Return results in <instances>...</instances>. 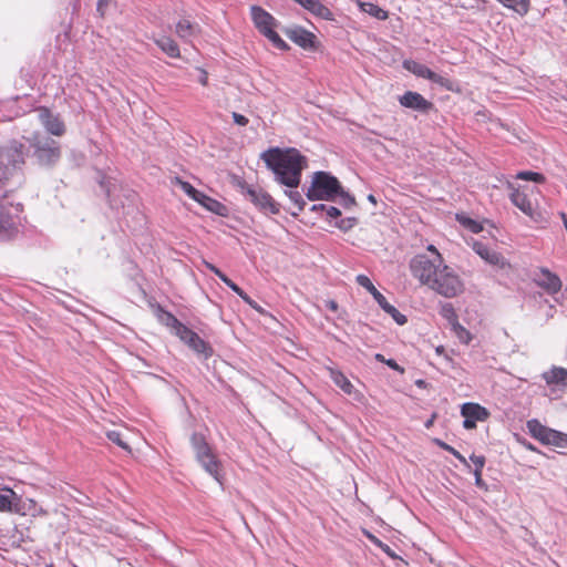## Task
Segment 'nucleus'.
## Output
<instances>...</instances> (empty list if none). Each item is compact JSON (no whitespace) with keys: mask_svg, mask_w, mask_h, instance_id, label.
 <instances>
[{"mask_svg":"<svg viewBox=\"0 0 567 567\" xmlns=\"http://www.w3.org/2000/svg\"><path fill=\"white\" fill-rule=\"evenodd\" d=\"M24 164V145L13 141L0 148V178L8 179Z\"/></svg>","mask_w":567,"mask_h":567,"instance_id":"0eeeda50","label":"nucleus"},{"mask_svg":"<svg viewBox=\"0 0 567 567\" xmlns=\"http://www.w3.org/2000/svg\"><path fill=\"white\" fill-rule=\"evenodd\" d=\"M250 14L256 29L276 48L280 50L289 49L288 44L276 32L275 28L277 27V21L269 12L259 6H251Z\"/></svg>","mask_w":567,"mask_h":567,"instance_id":"20e7f679","label":"nucleus"},{"mask_svg":"<svg viewBox=\"0 0 567 567\" xmlns=\"http://www.w3.org/2000/svg\"><path fill=\"white\" fill-rule=\"evenodd\" d=\"M475 484L480 488H486V484L482 478V472L474 471Z\"/></svg>","mask_w":567,"mask_h":567,"instance_id":"8fccbe9b","label":"nucleus"},{"mask_svg":"<svg viewBox=\"0 0 567 567\" xmlns=\"http://www.w3.org/2000/svg\"><path fill=\"white\" fill-rule=\"evenodd\" d=\"M190 443L197 461H204L205 457H208V462H205V471L219 481L220 462L205 440V436L199 433H194L190 437Z\"/></svg>","mask_w":567,"mask_h":567,"instance_id":"6e6552de","label":"nucleus"},{"mask_svg":"<svg viewBox=\"0 0 567 567\" xmlns=\"http://www.w3.org/2000/svg\"><path fill=\"white\" fill-rule=\"evenodd\" d=\"M208 196L199 190H197V195L195 196H192V199H194L195 202H197L198 204H200L202 206H204L205 204V200Z\"/></svg>","mask_w":567,"mask_h":567,"instance_id":"603ef678","label":"nucleus"},{"mask_svg":"<svg viewBox=\"0 0 567 567\" xmlns=\"http://www.w3.org/2000/svg\"><path fill=\"white\" fill-rule=\"evenodd\" d=\"M378 547L381 548L390 557H392V558L395 557L394 553L392 551V549L390 548L389 545L381 543V546H378Z\"/></svg>","mask_w":567,"mask_h":567,"instance_id":"6e6d98bb","label":"nucleus"},{"mask_svg":"<svg viewBox=\"0 0 567 567\" xmlns=\"http://www.w3.org/2000/svg\"><path fill=\"white\" fill-rule=\"evenodd\" d=\"M358 6L363 12H365L379 20H386L389 18L388 11L382 9L381 7H379L375 3L358 1Z\"/></svg>","mask_w":567,"mask_h":567,"instance_id":"c756f323","label":"nucleus"},{"mask_svg":"<svg viewBox=\"0 0 567 567\" xmlns=\"http://www.w3.org/2000/svg\"><path fill=\"white\" fill-rule=\"evenodd\" d=\"M368 199H369L371 203L377 204V199H375V197H374L373 195H369V196H368Z\"/></svg>","mask_w":567,"mask_h":567,"instance_id":"680f3d73","label":"nucleus"},{"mask_svg":"<svg viewBox=\"0 0 567 567\" xmlns=\"http://www.w3.org/2000/svg\"><path fill=\"white\" fill-rule=\"evenodd\" d=\"M306 195L310 200H332L336 196H340L346 206L354 204V198L342 189L338 178L322 171L313 174L311 186Z\"/></svg>","mask_w":567,"mask_h":567,"instance_id":"f03ea898","label":"nucleus"},{"mask_svg":"<svg viewBox=\"0 0 567 567\" xmlns=\"http://www.w3.org/2000/svg\"><path fill=\"white\" fill-rule=\"evenodd\" d=\"M320 208L326 209L327 215L331 218H337L341 215L340 209L334 206L326 207L324 205H320Z\"/></svg>","mask_w":567,"mask_h":567,"instance_id":"a18cd8bd","label":"nucleus"},{"mask_svg":"<svg viewBox=\"0 0 567 567\" xmlns=\"http://www.w3.org/2000/svg\"><path fill=\"white\" fill-rule=\"evenodd\" d=\"M542 378L553 390L565 391L567 389V369L563 367H551L542 374Z\"/></svg>","mask_w":567,"mask_h":567,"instance_id":"aec40b11","label":"nucleus"},{"mask_svg":"<svg viewBox=\"0 0 567 567\" xmlns=\"http://www.w3.org/2000/svg\"><path fill=\"white\" fill-rule=\"evenodd\" d=\"M456 220L468 231L473 234H478L483 230V225L471 217H467L463 214H456Z\"/></svg>","mask_w":567,"mask_h":567,"instance_id":"7c9ffc66","label":"nucleus"},{"mask_svg":"<svg viewBox=\"0 0 567 567\" xmlns=\"http://www.w3.org/2000/svg\"><path fill=\"white\" fill-rule=\"evenodd\" d=\"M203 207H205L207 210L215 213L219 216H225L227 213V208L224 204H221L217 199H214L209 196L206 198Z\"/></svg>","mask_w":567,"mask_h":567,"instance_id":"473e14b6","label":"nucleus"},{"mask_svg":"<svg viewBox=\"0 0 567 567\" xmlns=\"http://www.w3.org/2000/svg\"><path fill=\"white\" fill-rule=\"evenodd\" d=\"M157 318L163 324L173 330L181 323L172 312L164 310L162 307L157 308Z\"/></svg>","mask_w":567,"mask_h":567,"instance_id":"2f4dec72","label":"nucleus"},{"mask_svg":"<svg viewBox=\"0 0 567 567\" xmlns=\"http://www.w3.org/2000/svg\"><path fill=\"white\" fill-rule=\"evenodd\" d=\"M18 234V226L9 208L0 203V239H10Z\"/></svg>","mask_w":567,"mask_h":567,"instance_id":"4be33fe9","label":"nucleus"},{"mask_svg":"<svg viewBox=\"0 0 567 567\" xmlns=\"http://www.w3.org/2000/svg\"><path fill=\"white\" fill-rule=\"evenodd\" d=\"M516 178L523 179V181H530V182H535V183H539V184H543L546 181V177L543 174L537 173V172H532V171L519 172L516 175Z\"/></svg>","mask_w":567,"mask_h":567,"instance_id":"e433bc0d","label":"nucleus"},{"mask_svg":"<svg viewBox=\"0 0 567 567\" xmlns=\"http://www.w3.org/2000/svg\"><path fill=\"white\" fill-rule=\"evenodd\" d=\"M195 352L204 354L206 358L212 354V348L204 341L195 331L189 336L185 342Z\"/></svg>","mask_w":567,"mask_h":567,"instance_id":"a878e982","label":"nucleus"},{"mask_svg":"<svg viewBox=\"0 0 567 567\" xmlns=\"http://www.w3.org/2000/svg\"><path fill=\"white\" fill-rule=\"evenodd\" d=\"M378 305L388 313L392 317V319L400 326H403L406 323L408 319L406 317L401 313L394 306H392L391 303L388 302V300L385 299V297L380 293L379 296H377V298L374 299Z\"/></svg>","mask_w":567,"mask_h":567,"instance_id":"b1692460","label":"nucleus"},{"mask_svg":"<svg viewBox=\"0 0 567 567\" xmlns=\"http://www.w3.org/2000/svg\"><path fill=\"white\" fill-rule=\"evenodd\" d=\"M526 427L528 433L542 444L554 446L559 450V453L567 450V433L550 429L537 419L528 420Z\"/></svg>","mask_w":567,"mask_h":567,"instance_id":"423d86ee","label":"nucleus"},{"mask_svg":"<svg viewBox=\"0 0 567 567\" xmlns=\"http://www.w3.org/2000/svg\"><path fill=\"white\" fill-rule=\"evenodd\" d=\"M534 282L548 295H556L563 287L560 278L546 267H540L535 271Z\"/></svg>","mask_w":567,"mask_h":567,"instance_id":"2eb2a0df","label":"nucleus"},{"mask_svg":"<svg viewBox=\"0 0 567 567\" xmlns=\"http://www.w3.org/2000/svg\"><path fill=\"white\" fill-rule=\"evenodd\" d=\"M233 120L236 124H238L240 126H246L249 122V120L245 115L239 114L237 112L233 113Z\"/></svg>","mask_w":567,"mask_h":567,"instance_id":"49530a36","label":"nucleus"},{"mask_svg":"<svg viewBox=\"0 0 567 567\" xmlns=\"http://www.w3.org/2000/svg\"><path fill=\"white\" fill-rule=\"evenodd\" d=\"M442 316L444 318H446L447 320H450L452 322V324L457 321V315L453 308L452 305H445L442 307V311H441Z\"/></svg>","mask_w":567,"mask_h":567,"instance_id":"79ce46f5","label":"nucleus"},{"mask_svg":"<svg viewBox=\"0 0 567 567\" xmlns=\"http://www.w3.org/2000/svg\"><path fill=\"white\" fill-rule=\"evenodd\" d=\"M330 378L344 393L351 394L353 392V384L351 381L339 370L329 369Z\"/></svg>","mask_w":567,"mask_h":567,"instance_id":"cd10ccee","label":"nucleus"},{"mask_svg":"<svg viewBox=\"0 0 567 567\" xmlns=\"http://www.w3.org/2000/svg\"><path fill=\"white\" fill-rule=\"evenodd\" d=\"M174 185H177L181 187V189L187 194L192 198V196L197 195V189L188 182L183 181L179 177H174L172 181Z\"/></svg>","mask_w":567,"mask_h":567,"instance_id":"58836bf2","label":"nucleus"},{"mask_svg":"<svg viewBox=\"0 0 567 567\" xmlns=\"http://www.w3.org/2000/svg\"><path fill=\"white\" fill-rule=\"evenodd\" d=\"M472 249L487 264L495 266L499 269L511 268V264L505 259V257L498 251L489 248L484 243L480 240H473Z\"/></svg>","mask_w":567,"mask_h":567,"instance_id":"dca6fc26","label":"nucleus"},{"mask_svg":"<svg viewBox=\"0 0 567 567\" xmlns=\"http://www.w3.org/2000/svg\"><path fill=\"white\" fill-rule=\"evenodd\" d=\"M30 503H32L33 506L35 507V502L33 499H30Z\"/></svg>","mask_w":567,"mask_h":567,"instance_id":"774afa93","label":"nucleus"},{"mask_svg":"<svg viewBox=\"0 0 567 567\" xmlns=\"http://www.w3.org/2000/svg\"><path fill=\"white\" fill-rule=\"evenodd\" d=\"M385 364H386L388 367H390L391 369L395 370V371H399V372H401V373H403V372H404V369H403V368H401V367L396 363V361H395V360H393V359H389V360H386V361H385Z\"/></svg>","mask_w":567,"mask_h":567,"instance_id":"864d4df0","label":"nucleus"},{"mask_svg":"<svg viewBox=\"0 0 567 567\" xmlns=\"http://www.w3.org/2000/svg\"><path fill=\"white\" fill-rule=\"evenodd\" d=\"M426 250L431 254V258H439L440 260H444L442 254L439 251V249L434 245H429L426 247Z\"/></svg>","mask_w":567,"mask_h":567,"instance_id":"de8ad7c7","label":"nucleus"},{"mask_svg":"<svg viewBox=\"0 0 567 567\" xmlns=\"http://www.w3.org/2000/svg\"><path fill=\"white\" fill-rule=\"evenodd\" d=\"M401 106L419 111L421 113H429L434 110V104L426 100L422 94L413 91H406L399 97Z\"/></svg>","mask_w":567,"mask_h":567,"instance_id":"6ab92c4d","label":"nucleus"},{"mask_svg":"<svg viewBox=\"0 0 567 567\" xmlns=\"http://www.w3.org/2000/svg\"><path fill=\"white\" fill-rule=\"evenodd\" d=\"M358 285L367 289L375 299L381 292L374 287L370 278L365 275H358L355 278Z\"/></svg>","mask_w":567,"mask_h":567,"instance_id":"c9c22d12","label":"nucleus"},{"mask_svg":"<svg viewBox=\"0 0 567 567\" xmlns=\"http://www.w3.org/2000/svg\"><path fill=\"white\" fill-rule=\"evenodd\" d=\"M461 414L464 417L463 427L466 430L476 429L477 422H485L489 419L491 412L478 403L467 402L461 406Z\"/></svg>","mask_w":567,"mask_h":567,"instance_id":"f8f14e48","label":"nucleus"},{"mask_svg":"<svg viewBox=\"0 0 567 567\" xmlns=\"http://www.w3.org/2000/svg\"><path fill=\"white\" fill-rule=\"evenodd\" d=\"M174 332L183 342H186L194 331L181 322L179 326L174 329Z\"/></svg>","mask_w":567,"mask_h":567,"instance_id":"ea45409f","label":"nucleus"},{"mask_svg":"<svg viewBox=\"0 0 567 567\" xmlns=\"http://www.w3.org/2000/svg\"><path fill=\"white\" fill-rule=\"evenodd\" d=\"M34 154L42 165H54L61 157L60 145L51 138L38 141L34 144Z\"/></svg>","mask_w":567,"mask_h":567,"instance_id":"9b49d317","label":"nucleus"},{"mask_svg":"<svg viewBox=\"0 0 567 567\" xmlns=\"http://www.w3.org/2000/svg\"><path fill=\"white\" fill-rule=\"evenodd\" d=\"M326 307L331 310L332 312H336L338 310V303L336 300L330 299L326 301Z\"/></svg>","mask_w":567,"mask_h":567,"instance_id":"5fc2aeb1","label":"nucleus"},{"mask_svg":"<svg viewBox=\"0 0 567 567\" xmlns=\"http://www.w3.org/2000/svg\"><path fill=\"white\" fill-rule=\"evenodd\" d=\"M297 3H299L300 6H302L306 10L308 8V3L311 2V0H295Z\"/></svg>","mask_w":567,"mask_h":567,"instance_id":"bf43d9fd","label":"nucleus"},{"mask_svg":"<svg viewBox=\"0 0 567 567\" xmlns=\"http://www.w3.org/2000/svg\"><path fill=\"white\" fill-rule=\"evenodd\" d=\"M21 497L11 488L0 484V513H20Z\"/></svg>","mask_w":567,"mask_h":567,"instance_id":"412c9836","label":"nucleus"},{"mask_svg":"<svg viewBox=\"0 0 567 567\" xmlns=\"http://www.w3.org/2000/svg\"><path fill=\"white\" fill-rule=\"evenodd\" d=\"M285 34L303 50H316L317 49V37L301 27H293L285 29Z\"/></svg>","mask_w":567,"mask_h":567,"instance_id":"a211bd4d","label":"nucleus"},{"mask_svg":"<svg viewBox=\"0 0 567 567\" xmlns=\"http://www.w3.org/2000/svg\"><path fill=\"white\" fill-rule=\"evenodd\" d=\"M443 260L439 258H431L426 254H417L411 258L409 270L411 276L417 280L421 286L429 288Z\"/></svg>","mask_w":567,"mask_h":567,"instance_id":"39448f33","label":"nucleus"},{"mask_svg":"<svg viewBox=\"0 0 567 567\" xmlns=\"http://www.w3.org/2000/svg\"><path fill=\"white\" fill-rule=\"evenodd\" d=\"M506 9H509L520 17H525L530 10V0H496Z\"/></svg>","mask_w":567,"mask_h":567,"instance_id":"bb28decb","label":"nucleus"},{"mask_svg":"<svg viewBox=\"0 0 567 567\" xmlns=\"http://www.w3.org/2000/svg\"><path fill=\"white\" fill-rule=\"evenodd\" d=\"M154 42L157 47L169 58L178 59L181 58L179 47L175 40L169 37H162L158 39H154Z\"/></svg>","mask_w":567,"mask_h":567,"instance_id":"393cba45","label":"nucleus"},{"mask_svg":"<svg viewBox=\"0 0 567 567\" xmlns=\"http://www.w3.org/2000/svg\"><path fill=\"white\" fill-rule=\"evenodd\" d=\"M39 120L48 133L54 136H62L65 133V124L58 114H53L47 106L37 109Z\"/></svg>","mask_w":567,"mask_h":567,"instance_id":"4468645a","label":"nucleus"},{"mask_svg":"<svg viewBox=\"0 0 567 567\" xmlns=\"http://www.w3.org/2000/svg\"><path fill=\"white\" fill-rule=\"evenodd\" d=\"M367 537L377 546H381V540L375 537L374 535H372L371 533H365Z\"/></svg>","mask_w":567,"mask_h":567,"instance_id":"4d7b16f0","label":"nucleus"},{"mask_svg":"<svg viewBox=\"0 0 567 567\" xmlns=\"http://www.w3.org/2000/svg\"><path fill=\"white\" fill-rule=\"evenodd\" d=\"M261 158L275 174L276 181L289 188H297L301 182V173L308 166L307 157L297 148L281 150L272 147L261 154Z\"/></svg>","mask_w":567,"mask_h":567,"instance_id":"f257e3e1","label":"nucleus"},{"mask_svg":"<svg viewBox=\"0 0 567 567\" xmlns=\"http://www.w3.org/2000/svg\"><path fill=\"white\" fill-rule=\"evenodd\" d=\"M307 10L312 13L313 16L321 18L323 20H333V13L332 11L322 4L321 2L317 0H311L310 3H308Z\"/></svg>","mask_w":567,"mask_h":567,"instance_id":"c85d7f7f","label":"nucleus"},{"mask_svg":"<svg viewBox=\"0 0 567 567\" xmlns=\"http://www.w3.org/2000/svg\"><path fill=\"white\" fill-rule=\"evenodd\" d=\"M511 189L509 199L514 206H516L523 214L537 220L539 214L536 210L534 203L530 200L525 188H517L513 184L508 183Z\"/></svg>","mask_w":567,"mask_h":567,"instance_id":"ddd939ff","label":"nucleus"},{"mask_svg":"<svg viewBox=\"0 0 567 567\" xmlns=\"http://www.w3.org/2000/svg\"><path fill=\"white\" fill-rule=\"evenodd\" d=\"M198 462H199V463L203 465V467L205 468V462H208V457H205V460H204V461H198Z\"/></svg>","mask_w":567,"mask_h":567,"instance_id":"e2e57ef3","label":"nucleus"},{"mask_svg":"<svg viewBox=\"0 0 567 567\" xmlns=\"http://www.w3.org/2000/svg\"><path fill=\"white\" fill-rule=\"evenodd\" d=\"M527 449L530 450V451H536V447H534L532 444H528Z\"/></svg>","mask_w":567,"mask_h":567,"instance_id":"0e129e2a","label":"nucleus"},{"mask_svg":"<svg viewBox=\"0 0 567 567\" xmlns=\"http://www.w3.org/2000/svg\"><path fill=\"white\" fill-rule=\"evenodd\" d=\"M205 267L214 272L225 285H227L235 293H237L247 305L255 309L259 313H265L262 307H260L255 300H252L237 284L229 279L220 269L208 261H204Z\"/></svg>","mask_w":567,"mask_h":567,"instance_id":"f3484780","label":"nucleus"},{"mask_svg":"<svg viewBox=\"0 0 567 567\" xmlns=\"http://www.w3.org/2000/svg\"><path fill=\"white\" fill-rule=\"evenodd\" d=\"M199 31V27L190 20L183 18L175 25V33L182 40H189Z\"/></svg>","mask_w":567,"mask_h":567,"instance_id":"5701e85b","label":"nucleus"},{"mask_svg":"<svg viewBox=\"0 0 567 567\" xmlns=\"http://www.w3.org/2000/svg\"><path fill=\"white\" fill-rule=\"evenodd\" d=\"M357 219L355 218H348V219H342L339 227L343 230H348L350 229L351 227H353V225L355 224Z\"/></svg>","mask_w":567,"mask_h":567,"instance_id":"09e8293b","label":"nucleus"},{"mask_svg":"<svg viewBox=\"0 0 567 567\" xmlns=\"http://www.w3.org/2000/svg\"><path fill=\"white\" fill-rule=\"evenodd\" d=\"M289 198L298 205L299 209L302 210L303 209V206H305V200L301 196V194L297 190H290L287 193Z\"/></svg>","mask_w":567,"mask_h":567,"instance_id":"c03bdc74","label":"nucleus"},{"mask_svg":"<svg viewBox=\"0 0 567 567\" xmlns=\"http://www.w3.org/2000/svg\"><path fill=\"white\" fill-rule=\"evenodd\" d=\"M375 359H377L378 361H380V362H384V363H385V361H386V360H385V358H384L382 354H380V353L375 354Z\"/></svg>","mask_w":567,"mask_h":567,"instance_id":"052dcab7","label":"nucleus"},{"mask_svg":"<svg viewBox=\"0 0 567 567\" xmlns=\"http://www.w3.org/2000/svg\"><path fill=\"white\" fill-rule=\"evenodd\" d=\"M403 68L419 78L426 79L433 83L439 84L447 91H455L452 80L433 72L431 69L420 62L414 60H405L403 61Z\"/></svg>","mask_w":567,"mask_h":567,"instance_id":"1a4fd4ad","label":"nucleus"},{"mask_svg":"<svg viewBox=\"0 0 567 567\" xmlns=\"http://www.w3.org/2000/svg\"><path fill=\"white\" fill-rule=\"evenodd\" d=\"M441 449H443L444 451L451 453L454 457H456L461 463H463L464 465L468 466L467 464V461L466 458L457 451L455 450L453 446L449 445L447 443L436 439L434 441Z\"/></svg>","mask_w":567,"mask_h":567,"instance_id":"4c0bfd02","label":"nucleus"},{"mask_svg":"<svg viewBox=\"0 0 567 567\" xmlns=\"http://www.w3.org/2000/svg\"><path fill=\"white\" fill-rule=\"evenodd\" d=\"M429 289L445 298H454L463 293L465 287L460 275L443 260Z\"/></svg>","mask_w":567,"mask_h":567,"instance_id":"7ed1b4c3","label":"nucleus"},{"mask_svg":"<svg viewBox=\"0 0 567 567\" xmlns=\"http://www.w3.org/2000/svg\"><path fill=\"white\" fill-rule=\"evenodd\" d=\"M39 513L42 514V515L47 514V512L44 509H42V508H39Z\"/></svg>","mask_w":567,"mask_h":567,"instance_id":"338daca9","label":"nucleus"},{"mask_svg":"<svg viewBox=\"0 0 567 567\" xmlns=\"http://www.w3.org/2000/svg\"><path fill=\"white\" fill-rule=\"evenodd\" d=\"M442 351H443V347H437V348H436V352H437V353H441Z\"/></svg>","mask_w":567,"mask_h":567,"instance_id":"69168bd1","label":"nucleus"},{"mask_svg":"<svg viewBox=\"0 0 567 567\" xmlns=\"http://www.w3.org/2000/svg\"><path fill=\"white\" fill-rule=\"evenodd\" d=\"M106 437L112 441L114 444L120 446L121 449L127 451L128 453L132 452V449L130 445L123 440V435L121 432L112 430L106 432Z\"/></svg>","mask_w":567,"mask_h":567,"instance_id":"72a5a7b5","label":"nucleus"},{"mask_svg":"<svg viewBox=\"0 0 567 567\" xmlns=\"http://www.w3.org/2000/svg\"><path fill=\"white\" fill-rule=\"evenodd\" d=\"M199 82L204 86H206L208 84V75L205 71H203V75H202Z\"/></svg>","mask_w":567,"mask_h":567,"instance_id":"13d9d810","label":"nucleus"},{"mask_svg":"<svg viewBox=\"0 0 567 567\" xmlns=\"http://www.w3.org/2000/svg\"><path fill=\"white\" fill-rule=\"evenodd\" d=\"M453 331L455 332L458 340L464 344H468L473 339L471 332L466 328L461 326L458 321H455L453 323Z\"/></svg>","mask_w":567,"mask_h":567,"instance_id":"f704fd0d","label":"nucleus"},{"mask_svg":"<svg viewBox=\"0 0 567 567\" xmlns=\"http://www.w3.org/2000/svg\"><path fill=\"white\" fill-rule=\"evenodd\" d=\"M471 462L474 464V471L483 472V467L485 466V456L472 454L470 456Z\"/></svg>","mask_w":567,"mask_h":567,"instance_id":"37998d69","label":"nucleus"},{"mask_svg":"<svg viewBox=\"0 0 567 567\" xmlns=\"http://www.w3.org/2000/svg\"><path fill=\"white\" fill-rule=\"evenodd\" d=\"M208 196L199 190H197V195L195 196H192V199H194L195 202H197L198 204H200L202 206H204L205 204V200Z\"/></svg>","mask_w":567,"mask_h":567,"instance_id":"3c124183","label":"nucleus"},{"mask_svg":"<svg viewBox=\"0 0 567 567\" xmlns=\"http://www.w3.org/2000/svg\"><path fill=\"white\" fill-rule=\"evenodd\" d=\"M245 196L260 210L277 215L280 212L279 204L272 196L262 188H254L251 186L244 187Z\"/></svg>","mask_w":567,"mask_h":567,"instance_id":"9d476101","label":"nucleus"},{"mask_svg":"<svg viewBox=\"0 0 567 567\" xmlns=\"http://www.w3.org/2000/svg\"><path fill=\"white\" fill-rule=\"evenodd\" d=\"M174 332L183 342H186L194 331L181 322L179 326L174 329Z\"/></svg>","mask_w":567,"mask_h":567,"instance_id":"a19ab883","label":"nucleus"}]
</instances>
